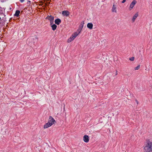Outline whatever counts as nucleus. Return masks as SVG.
<instances>
[{
	"label": "nucleus",
	"instance_id": "1",
	"mask_svg": "<svg viewBox=\"0 0 152 152\" xmlns=\"http://www.w3.org/2000/svg\"><path fill=\"white\" fill-rule=\"evenodd\" d=\"M144 149L146 152H152V142L149 141L144 147Z\"/></svg>",
	"mask_w": 152,
	"mask_h": 152
},
{
	"label": "nucleus",
	"instance_id": "2",
	"mask_svg": "<svg viewBox=\"0 0 152 152\" xmlns=\"http://www.w3.org/2000/svg\"><path fill=\"white\" fill-rule=\"evenodd\" d=\"M52 124V125L55 124L56 123L55 120L52 117V116H50L48 119V122Z\"/></svg>",
	"mask_w": 152,
	"mask_h": 152
},
{
	"label": "nucleus",
	"instance_id": "3",
	"mask_svg": "<svg viewBox=\"0 0 152 152\" xmlns=\"http://www.w3.org/2000/svg\"><path fill=\"white\" fill-rule=\"evenodd\" d=\"M137 3V1L136 0H133L132 2L131 3L129 7V10H131L133 8L134 6Z\"/></svg>",
	"mask_w": 152,
	"mask_h": 152
},
{
	"label": "nucleus",
	"instance_id": "4",
	"mask_svg": "<svg viewBox=\"0 0 152 152\" xmlns=\"http://www.w3.org/2000/svg\"><path fill=\"white\" fill-rule=\"evenodd\" d=\"M83 140L85 142H88L89 140V138L88 136L85 135L83 137Z\"/></svg>",
	"mask_w": 152,
	"mask_h": 152
},
{
	"label": "nucleus",
	"instance_id": "5",
	"mask_svg": "<svg viewBox=\"0 0 152 152\" xmlns=\"http://www.w3.org/2000/svg\"><path fill=\"white\" fill-rule=\"evenodd\" d=\"M62 14L64 16H66V17H68L69 15V12L68 11H63L62 12Z\"/></svg>",
	"mask_w": 152,
	"mask_h": 152
},
{
	"label": "nucleus",
	"instance_id": "6",
	"mask_svg": "<svg viewBox=\"0 0 152 152\" xmlns=\"http://www.w3.org/2000/svg\"><path fill=\"white\" fill-rule=\"evenodd\" d=\"M52 126V124L51 123H48V122L45 124L44 126V129H46Z\"/></svg>",
	"mask_w": 152,
	"mask_h": 152
},
{
	"label": "nucleus",
	"instance_id": "7",
	"mask_svg": "<svg viewBox=\"0 0 152 152\" xmlns=\"http://www.w3.org/2000/svg\"><path fill=\"white\" fill-rule=\"evenodd\" d=\"M55 24L59 25L61 22V20L59 18H57L55 20Z\"/></svg>",
	"mask_w": 152,
	"mask_h": 152
},
{
	"label": "nucleus",
	"instance_id": "8",
	"mask_svg": "<svg viewBox=\"0 0 152 152\" xmlns=\"http://www.w3.org/2000/svg\"><path fill=\"white\" fill-rule=\"evenodd\" d=\"M54 17L53 16H51L48 19V20H50V25H52L53 24L54 22Z\"/></svg>",
	"mask_w": 152,
	"mask_h": 152
},
{
	"label": "nucleus",
	"instance_id": "9",
	"mask_svg": "<svg viewBox=\"0 0 152 152\" xmlns=\"http://www.w3.org/2000/svg\"><path fill=\"white\" fill-rule=\"evenodd\" d=\"M93 24L91 23H88L87 24V27L90 29H91L93 28Z\"/></svg>",
	"mask_w": 152,
	"mask_h": 152
},
{
	"label": "nucleus",
	"instance_id": "10",
	"mask_svg": "<svg viewBox=\"0 0 152 152\" xmlns=\"http://www.w3.org/2000/svg\"><path fill=\"white\" fill-rule=\"evenodd\" d=\"M78 35V34H77V32H75L73 34H72L71 37L73 39V40L75 39L76 37Z\"/></svg>",
	"mask_w": 152,
	"mask_h": 152
},
{
	"label": "nucleus",
	"instance_id": "11",
	"mask_svg": "<svg viewBox=\"0 0 152 152\" xmlns=\"http://www.w3.org/2000/svg\"><path fill=\"white\" fill-rule=\"evenodd\" d=\"M50 25H51L52 29L53 31H54L56 29L57 26L55 24H52Z\"/></svg>",
	"mask_w": 152,
	"mask_h": 152
},
{
	"label": "nucleus",
	"instance_id": "12",
	"mask_svg": "<svg viewBox=\"0 0 152 152\" xmlns=\"http://www.w3.org/2000/svg\"><path fill=\"white\" fill-rule=\"evenodd\" d=\"M20 13V11L19 10H16L15 11V13L14 15V16L18 17L19 16V14Z\"/></svg>",
	"mask_w": 152,
	"mask_h": 152
},
{
	"label": "nucleus",
	"instance_id": "13",
	"mask_svg": "<svg viewBox=\"0 0 152 152\" xmlns=\"http://www.w3.org/2000/svg\"><path fill=\"white\" fill-rule=\"evenodd\" d=\"M138 13H136L135 15L133 16V18L132 19V20L133 22H134L135 20V19L137 18V17H138Z\"/></svg>",
	"mask_w": 152,
	"mask_h": 152
},
{
	"label": "nucleus",
	"instance_id": "14",
	"mask_svg": "<svg viewBox=\"0 0 152 152\" xmlns=\"http://www.w3.org/2000/svg\"><path fill=\"white\" fill-rule=\"evenodd\" d=\"M84 21H82L81 23H80V26H79V28H80V29H82L83 27V26H84Z\"/></svg>",
	"mask_w": 152,
	"mask_h": 152
},
{
	"label": "nucleus",
	"instance_id": "15",
	"mask_svg": "<svg viewBox=\"0 0 152 152\" xmlns=\"http://www.w3.org/2000/svg\"><path fill=\"white\" fill-rule=\"evenodd\" d=\"M116 8V7H115L114 5H113L112 8V11L113 12H116V10L115 9Z\"/></svg>",
	"mask_w": 152,
	"mask_h": 152
},
{
	"label": "nucleus",
	"instance_id": "16",
	"mask_svg": "<svg viewBox=\"0 0 152 152\" xmlns=\"http://www.w3.org/2000/svg\"><path fill=\"white\" fill-rule=\"evenodd\" d=\"M73 40V39L71 37H70L68 40V42H70L72 41Z\"/></svg>",
	"mask_w": 152,
	"mask_h": 152
},
{
	"label": "nucleus",
	"instance_id": "17",
	"mask_svg": "<svg viewBox=\"0 0 152 152\" xmlns=\"http://www.w3.org/2000/svg\"><path fill=\"white\" fill-rule=\"evenodd\" d=\"M82 29H80V28H79L77 30V34H78V35L79 34V33L82 30Z\"/></svg>",
	"mask_w": 152,
	"mask_h": 152
},
{
	"label": "nucleus",
	"instance_id": "18",
	"mask_svg": "<svg viewBox=\"0 0 152 152\" xmlns=\"http://www.w3.org/2000/svg\"><path fill=\"white\" fill-rule=\"evenodd\" d=\"M134 57H132L130 58L129 59V60L131 61H133L134 60Z\"/></svg>",
	"mask_w": 152,
	"mask_h": 152
},
{
	"label": "nucleus",
	"instance_id": "19",
	"mask_svg": "<svg viewBox=\"0 0 152 152\" xmlns=\"http://www.w3.org/2000/svg\"><path fill=\"white\" fill-rule=\"evenodd\" d=\"M140 66L138 65L135 68V70H138V69L140 68Z\"/></svg>",
	"mask_w": 152,
	"mask_h": 152
},
{
	"label": "nucleus",
	"instance_id": "20",
	"mask_svg": "<svg viewBox=\"0 0 152 152\" xmlns=\"http://www.w3.org/2000/svg\"><path fill=\"white\" fill-rule=\"evenodd\" d=\"M51 15H48L47 17L46 18V19L48 20V19L50 18Z\"/></svg>",
	"mask_w": 152,
	"mask_h": 152
},
{
	"label": "nucleus",
	"instance_id": "21",
	"mask_svg": "<svg viewBox=\"0 0 152 152\" xmlns=\"http://www.w3.org/2000/svg\"><path fill=\"white\" fill-rule=\"evenodd\" d=\"M0 15H1L2 14H3V10H0Z\"/></svg>",
	"mask_w": 152,
	"mask_h": 152
},
{
	"label": "nucleus",
	"instance_id": "22",
	"mask_svg": "<svg viewBox=\"0 0 152 152\" xmlns=\"http://www.w3.org/2000/svg\"><path fill=\"white\" fill-rule=\"evenodd\" d=\"M27 4H28V3H29V4H31V1H29V0H28L27 1Z\"/></svg>",
	"mask_w": 152,
	"mask_h": 152
},
{
	"label": "nucleus",
	"instance_id": "23",
	"mask_svg": "<svg viewBox=\"0 0 152 152\" xmlns=\"http://www.w3.org/2000/svg\"><path fill=\"white\" fill-rule=\"evenodd\" d=\"M126 1V0H123V1H122V3H125V2Z\"/></svg>",
	"mask_w": 152,
	"mask_h": 152
},
{
	"label": "nucleus",
	"instance_id": "24",
	"mask_svg": "<svg viewBox=\"0 0 152 152\" xmlns=\"http://www.w3.org/2000/svg\"><path fill=\"white\" fill-rule=\"evenodd\" d=\"M19 0L21 3H22L25 0Z\"/></svg>",
	"mask_w": 152,
	"mask_h": 152
},
{
	"label": "nucleus",
	"instance_id": "25",
	"mask_svg": "<svg viewBox=\"0 0 152 152\" xmlns=\"http://www.w3.org/2000/svg\"><path fill=\"white\" fill-rule=\"evenodd\" d=\"M117 75V70H116V72L115 74V75Z\"/></svg>",
	"mask_w": 152,
	"mask_h": 152
},
{
	"label": "nucleus",
	"instance_id": "26",
	"mask_svg": "<svg viewBox=\"0 0 152 152\" xmlns=\"http://www.w3.org/2000/svg\"><path fill=\"white\" fill-rule=\"evenodd\" d=\"M42 5H43L42 4H39V5H40V6H42Z\"/></svg>",
	"mask_w": 152,
	"mask_h": 152
},
{
	"label": "nucleus",
	"instance_id": "27",
	"mask_svg": "<svg viewBox=\"0 0 152 152\" xmlns=\"http://www.w3.org/2000/svg\"><path fill=\"white\" fill-rule=\"evenodd\" d=\"M40 3H43L42 1H40Z\"/></svg>",
	"mask_w": 152,
	"mask_h": 152
},
{
	"label": "nucleus",
	"instance_id": "28",
	"mask_svg": "<svg viewBox=\"0 0 152 152\" xmlns=\"http://www.w3.org/2000/svg\"><path fill=\"white\" fill-rule=\"evenodd\" d=\"M136 102H137V103L138 104V101H137V100H136Z\"/></svg>",
	"mask_w": 152,
	"mask_h": 152
},
{
	"label": "nucleus",
	"instance_id": "29",
	"mask_svg": "<svg viewBox=\"0 0 152 152\" xmlns=\"http://www.w3.org/2000/svg\"><path fill=\"white\" fill-rule=\"evenodd\" d=\"M45 5H47V4H46V3H45Z\"/></svg>",
	"mask_w": 152,
	"mask_h": 152
},
{
	"label": "nucleus",
	"instance_id": "30",
	"mask_svg": "<svg viewBox=\"0 0 152 152\" xmlns=\"http://www.w3.org/2000/svg\"><path fill=\"white\" fill-rule=\"evenodd\" d=\"M50 4V2H48V4Z\"/></svg>",
	"mask_w": 152,
	"mask_h": 152
},
{
	"label": "nucleus",
	"instance_id": "31",
	"mask_svg": "<svg viewBox=\"0 0 152 152\" xmlns=\"http://www.w3.org/2000/svg\"><path fill=\"white\" fill-rule=\"evenodd\" d=\"M0 8H1V7H0Z\"/></svg>",
	"mask_w": 152,
	"mask_h": 152
},
{
	"label": "nucleus",
	"instance_id": "32",
	"mask_svg": "<svg viewBox=\"0 0 152 152\" xmlns=\"http://www.w3.org/2000/svg\"><path fill=\"white\" fill-rule=\"evenodd\" d=\"M36 39H38V38H36Z\"/></svg>",
	"mask_w": 152,
	"mask_h": 152
}]
</instances>
